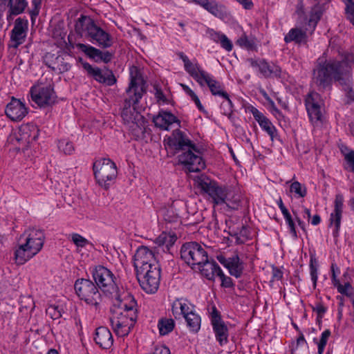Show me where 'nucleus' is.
I'll return each instance as SVG.
<instances>
[{
  "instance_id": "nucleus-17",
  "label": "nucleus",
  "mask_w": 354,
  "mask_h": 354,
  "mask_svg": "<svg viewBox=\"0 0 354 354\" xmlns=\"http://www.w3.org/2000/svg\"><path fill=\"white\" fill-rule=\"evenodd\" d=\"M121 117L124 122L127 124H131V128L136 136L144 133L145 128L138 125L140 120L142 119V116L136 110L132 105L124 104L121 111Z\"/></svg>"
},
{
  "instance_id": "nucleus-18",
  "label": "nucleus",
  "mask_w": 354,
  "mask_h": 354,
  "mask_svg": "<svg viewBox=\"0 0 354 354\" xmlns=\"http://www.w3.org/2000/svg\"><path fill=\"white\" fill-rule=\"evenodd\" d=\"M201 75L203 84L205 83L208 86L212 95L221 96L227 100L225 105L227 106V110L225 112V114L230 115L232 112V103L228 94L223 89L221 83L212 78L207 73H202Z\"/></svg>"
},
{
  "instance_id": "nucleus-29",
  "label": "nucleus",
  "mask_w": 354,
  "mask_h": 354,
  "mask_svg": "<svg viewBox=\"0 0 354 354\" xmlns=\"http://www.w3.org/2000/svg\"><path fill=\"white\" fill-rule=\"evenodd\" d=\"M339 150L344 156L346 165L344 169L350 172H354V150L349 149L343 144L339 146Z\"/></svg>"
},
{
  "instance_id": "nucleus-26",
  "label": "nucleus",
  "mask_w": 354,
  "mask_h": 354,
  "mask_svg": "<svg viewBox=\"0 0 354 354\" xmlns=\"http://www.w3.org/2000/svg\"><path fill=\"white\" fill-rule=\"evenodd\" d=\"M95 341L101 348L108 349L111 347L113 339L111 333L106 327H99L96 329Z\"/></svg>"
},
{
  "instance_id": "nucleus-62",
  "label": "nucleus",
  "mask_w": 354,
  "mask_h": 354,
  "mask_svg": "<svg viewBox=\"0 0 354 354\" xmlns=\"http://www.w3.org/2000/svg\"><path fill=\"white\" fill-rule=\"evenodd\" d=\"M209 35L212 40L218 43L221 40V37H223L224 35L212 30L209 31Z\"/></svg>"
},
{
  "instance_id": "nucleus-42",
  "label": "nucleus",
  "mask_w": 354,
  "mask_h": 354,
  "mask_svg": "<svg viewBox=\"0 0 354 354\" xmlns=\"http://www.w3.org/2000/svg\"><path fill=\"white\" fill-rule=\"evenodd\" d=\"M290 190L297 194L299 197H304L307 194V189L305 185L298 181H295L290 185Z\"/></svg>"
},
{
  "instance_id": "nucleus-5",
  "label": "nucleus",
  "mask_w": 354,
  "mask_h": 354,
  "mask_svg": "<svg viewBox=\"0 0 354 354\" xmlns=\"http://www.w3.org/2000/svg\"><path fill=\"white\" fill-rule=\"evenodd\" d=\"M75 30L78 35L95 40L102 48H106L112 46L111 35L97 26L88 17L82 15L75 24Z\"/></svg>"
},
{
  "instance_id": "nucleus-51",
  "label": "nucleus",
  "mask_w": 354,
  "mask_h": 354,
  "mask_svg": "<svg viewBox=\"0 0 354 354\" xmlns=\"http://www.w3.org/2000/svg\"><path fill=\"white\" fill-rule=\"evenodd\" d=\"M118 308H122V311L124 314L129 315V316H133L135 317V310H134V303L131 304L130 306H127V304H120Z\"/></svg>"
},
{
  "instance_id": "nucleus-33",
  "label": "nucleus",
  "mask_w": 354,
  "mask_h": 354,
  "mask_svg": "<svg viewBox=\"0 0 354 354\" xmlns=\"http://www.w3.org/2000/svg\"><path fill=\"white\" fill-rule=\"evenodd\" d=\"M77 48L81 51L84 52L90 58L95 59L96 62L101 61L102 51L95 48L91 46L86 45L84 44H77Z\"/></svg>"
},
{
  "instance_id": "nucleus-22",
  "label": "nucleus",
  "mask_w": 354,
  "mask_h": 354,
  "mask_svg": "<svg viewBox=\"0 0 354 354\" xmlns=\"http://www.w3.org/2000/svg\"><path fill=\"white\" fill-rule=\"evenodd\" d=\"M27 113L25 105L20 100L15 98H12L6 109L7 116L13 121L22 120Z\"/></svg>"
},
{
  "instance_id": "nucleus-10",
  "label": "nucleus",
  "mask_w": 354,
  "mask_h": 354,
  "mask_svg": "<svg viewBox=\"0 0 354 354\" xmlns=\"http://www.w3.org/2000/svg\"><path fill=\"white\" fill-rule=\"evenodd\" d=\"M122 310V308H115L113 310L112 316L110 317V322L114 332L120 337L129 334L135 321V317L124 314Z\"/></svg>"
},
{
  "instance_id": "nucleus-9",
  "label": "nucleus",
  "mask_w": 354,
  "mask_h": 354,
  "mask_svg": "<svg viewBox=\"0 0 354 354\" xmlns=\"http://www.w3.org/2000/svg\"><path fill=\"white\" fill-rule=\"evenodd\" d=\"M75 290L78 297L87 304L97 305L100 301V293L97 286L91 280L77 279L75 283Z\"/></svg>"
},
{
  "instance_id": "nucleus-12",
  "label": "nucleus",
  "mask_w": 354,
  "mask_h": 354,
  "mask_svg": "<svg viewBox=\"0 0 354 354\" xmlns=\"http://www.w3.org/2000/svg\"><path fill=\"white\" fill-rule=\"evenodd\" d=\"M38 131L37 127L35 125L24 124L19 128L17 131L9 137V141L14 145L15 142L19 143L24 150L28 148L30 143L36 140L38 136Z\"/></svg>"
},
{
  "instance_id": "nucleus-34",
  "label": "nucleus",
  "mask_w": 354,
  "mask_h": 354,
  "mask_svg": "<svg viewBox=\"0 0 354 354\" xmlns=\"http://www.w3.org/2000/svg\"><path fill=\"white\" fill-rule=\"evenodd\" d=\"M10 15H17L23 12L27 6L26 0H8Z\"/></svg>"
},
{
  "instance_id": "nucleus-52",
  "label": "nucleus",
  "mask_w": 354,
  "mask_h": 354,
  "mask_svg": "<svg viewBox=\"0 0 354 354\" xmlns=\"http://www.w3.org/2000/svg\"><path fill=\"white\" fill-rule=\"evenodd\" d=\"M180 311L179 315H183L184 317L189 313H191L192 310H190L189 306L185 302L180 299Z\"/></svg>"
},
{
  "instance_id": "nucleus-6",
  "label": "nucleus",
  "mask_w": 354,
  "mask_h": 354,
  "mask_svg": "<svg viewBox=\"0 0 354 354\" xmlns=\"http://www.w3.org/2000/svg\"><path fill=\"white\" fill-rule=\"evenodd\" d=\"M93 277L97 286L104 292L118 297V288L114 281L111 271L102 266H96L93 271Z\"/></svg>"
},
{
  "instance_id": "nucleus-41",
  "label": "nucleus",
  "mask_w": 354,
  "mask_h": 354,
  "mask_svg": "<svg viewBox=\"0 0 354 354\" xmlns=\"http://www.w3.org/2000/svg\"><path fill=\"white\" fill-rule=\"evenodd\" d=\"M322 13V9L319 6L317 5L314 6L310 12L309 24L315 26L320 19Z\"/></svg>"
},
{
  "instance_id": "nucleus-48",
  "label": "nucleus",
  "mask_w": 354,
  "mask_h": 354,
  "mask_svg": "<svg viewBox=\"0 0 354 354\" xmlns=\"http://www.w3.org/2000/svg\"><path fill=\"white\" fill-rule=\"evenodd\" d=\"M217 276L219 277L221 280L222 286L225 287V288H230L233 286L232 279L230 277L225 276L221 270H218V274Z\"/></svg>"
},
{
  "instance_id": "nucleus-8",
  "label": "nucleus",
  "mask_w": 354,
  "mask_h": 354,
  "mask_svg": "<svg viewBox=\"0 0 354 354\" xmlns=\"http://www.w3.org/2000/svg\"><path fill=\"white\" fill-rule=\"evenodd\" d=\"M180 257L186 263L192 266H198L207 261V252L205 248L196 242H189L183 245Z\"/></svg>"
},
{
  "instance_id": "nucleus-55",
  "label": "nucleus",
  "mask_w": 354,
  "mask_h": 354,
  "mask_svg": "<svg viewBox=\"0 0 354 354\" xmlns=\"http://www.w3.org/2000/svg\"><path fill=\"white\" fill-rule=\"evenodd\" d=\"M178 215L174 214L172 209H169L165 214V220L168 222H175L177 221Z\"/></svg>"
},
{
  "instance_id": "nucleus-45",
  "label": "nucleus",
  "mask_w": 354,
  "mask_h": 354,
  "mask_svg": "<svg viewBox=\"0 0 354 354\" xmlns=\"http://www.w3.org/2000/svg\"><path fill=\"white\" fill-rule=\"evenodd\" d=\"M259 125L270 135L271 138L273 139L276 133V129L272 122L268 119H266L264 121H261V124Z\"/></svg>"
},
{
  "instance_id": "nucleus-63",
  "label": "nucleus",
  "mask_w": 354,
  "mask_h": 354,
  "mask_svg": "<svg viewBox=\"0 0 354 354\" xmlns=\"http://www.w3.org/2000/svg\"><path fill=\"white\" fill-rule=\"evenodd\" d=\"M310 275L314 286H315L317 280V268L313 264L310 265Z\"/></svg>"
},
{
  "instance_id": "nucleus-4",
  "label": "nucleus",
  "mask_w": 354,
  "mask_h": 354,
  "mask_svg": "<svg viewBox=\"0 0 354 354\" xmlns=\"http://www.w3.org/2000/svg\"><path fill=\"white\" fill-rule=\"evenodd\" d=\"M196 182L203 192L208 194L216 205L225 203L229 207L237 209L240 206V196H233L228 198L227 191L225 188L219 186L216 182L210 179L208 176L201 175L196 180Z\"/></svg>"
},
{
  "instance_id": "nucleus-53",
  "label": "nucleus",
  "mask_w": 354,
  "mask_h": 354,
  "mask_svg": "<svg viewBox=\"0 0 354 354\" xmlns=\"http://www.w3.org/2000/svg\"><path fill=\"white\" fill-rule=\"evenodd\" d=\"M285 219L289 226L290 233L292 234V236L294 238H297V234L295 229V225L291 215L288 216L287 217L285 218Z\"/></svg>"
},
{
  "instance_id": "nucleus-44",
  "label": "nucleus",
  "mask_w": 354,
  "mask_h": 354,
  "mask_svg": "<svg viewBox=\"0 0 354 354\" xmlns=\"http://www.w3.org/2000/svg\"><path fill=\"white\" fill-rule=\"evenodd\" d=\"M330 335V331L328 329L322 333L321 339L318 344V354H322Z\"/></svg>"
},
{
  "instance_id": "nucleus-2",
  "label": "nucleus",
  "mask_w": 354,
  "mask_h": 354,
  "mask_svg": "<svg viewBox=\"0 0 354 354\" xmlns=\"http://www.w3.org/2000/svg\"><path fill=\"white\" fill-rule=\"evenodd\" d=\"M165 142L167 152L172 156L180 151H185L178 156V161L189 172H198L205 168V165L201 156L193 152L196 151L194 144L180 130L174 131Z\"/></svg>"
},
{
  "instance_id": "nucleus-21",
  "label": "nucleus",
  "mask_w": 354,
  "mask_h": 354,
  "mask_svg": "<svg viewBox=\"0 0 354 354\" xmlns=\"http://www.w3.org/2000/svg\"><path fill=\"white\" fill-rule=\"evenodd\" d=\"M218 261L227 268L230 274L239 278L241 276L243 270V263L237 254H234L231 257L225 258L220 255L217 257Z\"/></svg>"
},
{
  "instance_id": "nucleus-19",
  "label": "nucleus",
  "mask_w": 354,
  "mask_h": 354,
  "mask_svg": "<svg viewBox=\"0 0 354 354\" xmlns=\"http://www.w3.org/2000/svg\"><path fill=\"white\" fill-rule=\"evenodd\" d=\"M322 102L319 93L312 92L306 99V106L310 120L313 122L321 120Z\"/></svg>"
},
{
  "instance_id": "nucleus-43",
  "label": "nucleus",
  "mask_w": 354,
  "mask_h": 354,
  "mask_svg": "<svg viewBox=\"0 0 354 354\" xmlns=\"http://www.w3.org/2000/svg\"><path fill=\"white\" fill-rule=\"evenodd\" d=\"M58 147L60 151L68 155L72 154L75 150L72 142L66 140L59 141Z\"/></svg>"
},
{
  "instance_id": "nucleus-1",
  "label": "nucleus",
  "mask_w": 354,
  "mask_h": 354,
  "mask_svg": "<svg viewBox=\"0 0 354 354\" xmlns=\"http://www.w3.org/2000/svg\"><path fill=\"white\" fill-rule=\"evenodd\" d=\"M349 64H354V53L346 55L342 61L335 59L324 61L318 59L313 70L314 82L320 89H325L330 86L334 80L342 85H345V90H348L351 93Z\"/></svg>"
},
{
  "instance_id": "nucleus-40",
  "label": "nucleus",
  "mask_w": 354,
  "mask_h": 354,
  "mask_svg": "<svg viewBox=\"0 0 354 354\" xmlns=\"http://www.w3.org/2000/svg\"><path fill=\"white\" fill-rule=\"evenodd\" d=\"M236 44L239 45L241 47L245 48L248 50H257V46L254 39L248 38V37L245 34H243L236 41Z\"/></svg>"
},
{
  "instance_id": "nucleus-20",
  "label": "nucleus",
  "mask_w": 354,
  "mask_h": 354,
  "mask_svg": "<svg viewBox=\"0 0 354 354\" xmlns=\"http://www.w3.org/2000/svg\"><path fill=\"white\" fill-rule=\"evenodd\" d=\"M248 62L252 67L259 68L260 73L265 77H279L281 75V69L279 66L270 64L264 59L257 61L250 58L248 59Z\"/></svg>"
},
{
  "instance_id": "nucleus-16",
  "label": "nucleus",
  "mask_w": 354,
  "mask_h": 354,
  "mask_svg": "<svg viewBox=\"0 0 354 354\" xmlns=\"http://www.w3.org/2000/svg\"><path fill=\"white\" fill-rule=\"evenodd\" d=\"M211 322L216 340L221 346L227 342L228 328L225 322L221 319L220 313L215 306L212 307L211 313Z\"/></svg>"
},
{
  "instance_id": "nucleus-64",
  "label": "nucleus",
  "mask_w": 354,
  "mask_h": 354,
  "mask_svg": "<svg viewBox=\"0 0 354 354\" xmlns=\"http://www.w3.org/2000/svg\"><path fill=\"white\" fill-rule=\"evenodd\" d=\"M239 3L242 4L245 9H251L253 3L251 0H236Z\"/></svg>"
},
{
  "instance_id": "nucleus-56",
  "label": "nucleus",
  "mask_w": 354,
  "mask_h": 354,
  "mask_svg": "<svg viewBox=\"0 0 354 354\" xmlns=\"http://www.w3.org/2000/svg\"><path fill=\"white\" fill-rule=\"evenodd\" d=\"M272 281H279L282 279L283 272L279 268L273 267L272 270Z\"/></svg>"
},
{
  "instance_id": "nucleus-47",
  "label": "nucleus",
  "mask_w": 354,
  "mask_h": 354,
  "mask_svg": "<svg viewBox=\"0 0 354 354\" xmlns=\"http://www.w3.org/2000/svg\"><path fill=\"white\" fill-rule=\"evenodd\" d=\"M46 313L53 319H57L62 317L61 310L59 309L58 306H50L46 309Z\"/></svg>"
},
{
  "instance_id": "nucleus-60",
  "label": "nucleus",
  "mask_w": 354,
  "mask_h": 354,
  "mask_svg": "<svg viewBox=\"0 0 354 354\" xmlns=\"http://www.w3.org/2000/svg\"><path fill=\"white\" fill-rule=\"evenodd\" d=\"M41 0H32V3L35 6V9L31 11V17L37 16L39 14V8L41 5Z\"/></svg>"
},
{
  "instance_id": "nucleus-50",
  "label": "nucleus",
  "mask_w": 354,
  "mask_h": 354,
  "mask_svg": "<svg viewBox=\"0 0 354 354\" xmlns=\"http://www.w3.org/2000/svg\"><path fill=\"white\" fill-rule=\"evenodd\" d=\"M250 111L252 113L254 119L258 122L259 124H261V121H264L268 119L266 116L263 115L254 106L250 108Z\"/></svg>"
},
{
  "instance_id": "nucleus-15",
  "label": "nucleus",
  "mask_w": 354,
  "mask_h": 354,
  "mask_svg": "<svg viewBox=\"0 0 354 354\" xmlns=\"http://www.w3.org/2000/svg\"><path fill=\"white\" fill-rule=\"evenodd\" d=\"M84 69L87 72L88 75L93 77L95 81L99 83L105 84L106 86H112L115 84L116 78L113 75L112 71L104 67L100 68L98 67H93L87 62L82 63Z\"/></svg>"
},
{
  "instance_id": "nucleus-31",
  "label": "nucleus",
  "mask_w": 354,
  "mask_h": 354,
  "mask_svg": "<svg viewBox=\"0 0 354 354\" xmlns=\"http://www.w3.org/2000/svg\"><path fill=\"white\" fill-rule=\"evenodd\" d=\"M186 71L201 85L203 86L202 82V73H205L201 70L197 64H194L190 60L184 64Z\"/></svg>"
},
{
  "instance_id": "nucleus-54",
  "label": "nucleus",
  "mask_w": 354,
  "mask_h": 354,
  "mask_svg": "<svg viewBox=\"0 0 354 354\" xmlns=\"http://www.w3.org/2000/svg\"><path fill=\"white\" fill-rule=\"evenodd\" d=\"M219 43L221 44V46L226 50L231 51L232 50V43L225 35L221 37V40Z\"/></svg>"
},
{
  "instance_id": "nucleus-35",
  "label": "nucleus",
  "mask_w": 354,
  "mask_h": 354,
  "mask_svg": "<svg viewBox=\"0 0 354 354\" xmlns=\"http://www.w3.org/2000/svg\"><path fill=\"white\" fill-rule=\"evenodd\" d=\"M131 82L129 85L139 86L146 88V82L144 81L138 67L132 66L130 68Z\"/></svg>"
},
{
  "instance_id": "nucleus-25",
  "label": "nucleus",
  "mask_w": 354,
  "mask_h": 354,
  "mask_svg": "<svg viewBox=\"0 0 354 354\" xmlns=\"http://www.w3.org/2000/svg\"><path fill=\"white\" fill-rule=\"evenodd\" d=\"M146 92V88L129 85L126 90V95L124 100V104L134 106L137 104L142 98L143 94Z\"/></svg>"
},
{
  "instance_id": "nucleus-59",
  "label": "nucleus",
  "mask_w": 354,
  "mask_h": 354,
  "mask_svg": "<svg viewBox=\"0 0 354 354\" xmlns=\"http://www.w3.org/2000/svg\"><path fill=\"white\" fill-rule=\"evenodd\" d=\"M180 299H176L174 301L171 307V310L173 315L176 318L177 315H179V311H180Z\"/></svg>"
},
{
  "instance_id": "nucleus-58",
  "label": "nucleus",
  "mask_w": 354,
  "mask_h": 354,
  "mask_svg": "<svg viewBox=\"0 0 354 354\" xmlns=\"http://www.w3.org/2000/svg\"><path fill=\"white\" fill-rule=\"evenodd\" d=\"M313 310L317 312L318 318L322 319L326 311V308L322 304H318L313 308Z\"/></svg>"
},
{
  "instance_id": "nucleus-13",
  "label": "nucleus",
  "mask_w": 354,
  "mask_h": 354,
  "mask_svg": "<svg viewBox=\"0 0 354 354\" xmlns=\"http://www.w3.org/2000/svg\"><path fill=\"white\" fill-rule=\"evenodd\" d=\"M133 264L137 273L154 266H159L154 254L146 246H141L137 250L134 255Z\"/></svg>"
},
{
  "instance_id": "nucleus-46",
  "label": "nucleus",
  "mask_w": 354,
  "mask_h": 354,
  "mask_svg": "<svg viewBox=\"0 0 354 354\" xmlns=\"http://www.w3.org/2000/svg\"><path fill=\"white\" fill-rule=\"evenodd\" d=\"M71 240L77 247L80 248L84 247L89 243L86 239L76 233L71 234Z\"/></svg>"
},
{
  "instance_id": "nucleus-27",
  "label": "nucleus",
  "mask_w": 354,
  "mask_h": 354,
  "mask_svg": "<svg viewBox=\"0 0 354 354\" xmlns=\"http://www.w3.org/2000/svg\"><path fill=\"white\" fill-rule=\"evenodd\" d=\"M197 268L209 280H213L215 276L218 275V270H221L214 260L209 261L208 257H207V261H204L201 265H198Z\"/></svg>"
},
{
  "instance_id": "nucleus-36",
  "label": "nucleus",
  "mask_w": 354,
  "mask_h": 354,
  "mask_svg": "<svg viewBox=\"0 0 354 354\" xmlns=\"http://www.w3.org/2000/svg\"><path fill=\"white\" fill-rule=\"evenodd\" d=\"M174 326V321L172 319L167 318L160 319L158 324L159 332L161 335H165L171 332Z\"/></svg>"
},
{
  "instance_id": "nucleus-28",
  "label": "nucleus",
  "mask_w": 354,
  "mask_h": 354,
  "mask_svg": "<svg viewBox=\"0 0 354 354\" xmlns=\"http://www.w3.org/2000/svg\"><path fill=\"white\" fill-rule=\"evenodd\" d=\"M153 121L157 127L164 130H167L169 126L174 122L179 123V120L176 117L169 112L160 113L153 118Z\"/></svg>"
},
{
  "instance_id": "nucleus-61",
  "label": "nucleus",
  "mask_w": 354,
  "mask_h": 354,
  "mask_svg": "<svg viewBox=\"0 0 354 354\" xmlns=\"http://www.w3.org/2000/svg\"><path fill=\"white\" fill-rule=\"evenodd\" d=\"M113 56V53H111L109 51H102L101 61L104 62V63H108L112 59Z\"/></svg>"
},
{
  "instance_id": "nucleus-30",
  "label": "nucleus",
  "mask_w": 354,
  "mask_h": 354,
  "mask_svg": "<svg viewBox=\"0 0 354 354\" xmlns=\"http://www.w3.org/2000/svg\"><path fill=\"white\" fill-rule=\"evenodd\" d=\"M306 33L298 28H292L284 37V41L286 43L295 41L297 44H301L306 42Z\"/></svg>"
},
{
  "instance_id": "nucleus-3",
  "label": "nucleus",
  "mask_w": 354,
  "mask_h": 354,
  "mask_svg": "<svg viewBox=\"0 0 354 354\" xmlns=\"http://www.w3.org/2000/svg\"><path fill=\"white\" fill-rule=\"evenodd\" d=\"M24 239L15 251V261L18 265H23L35 256L42 248L45 236L43 231L37 229H28L20 236Z\"/></svg>"
},
{
  "instance_id": "nucleus-57",
  "label": "nucleus",
  "mask_w": 354,
  "mask_h": 354,
  "mask_svg": "<svg viewBox=\"0 0 354 354\" xmlns=\"http://www.w3.org/2000/svg\"><path fill=\"white\" fill-rule=\"evenodd\" d=\"M152 354H170V351L165 346L160 345L155 348Z\"/></svg>"
},
{
  "instance_id": "nucleus-23",
  "label": "nucleus",
  "mask_w": 354,
  "mask_h": 354,
  "mask_svg": "<svg viewBox=\"0 0 354 354\" xmlns=\"http://www.w3.org/2000/svg\"><path fill=\"white\" fill-rule=\"evenodd\" d=\"M27 29L28 20L21 18H17L15 20V26L11 32V39L15 42V47H17L24 41Z\"/></svg>"
},
{
  "instance_id": "nucleus-38",
  "label": "nucleus",
  "mask_w": 354,
  "mask_h": 354,
  "mask_svg": "<svg viewBox=\"0 0 354 354\" xmlns=\"http://www.w3.org/2000/svg\"><path fill=\"white\" fill-rule=\"evenodd\" d=\"M176 240L177 237L176 235L162 233L158 238H156L155 242L159 246L166 245L167 248L169 249V248L171 246Z\"/></svg>"
},
{
  "instance_id": "nucleus-14",
  "label": "nucleus",
  "mask_w": 354,
  "mask_h": 354,
  "mask_svg": "<svg viewBox=\"0 0 354 354\" xmlns=\"http://www.w3.org/2000/svg\"><path fill=\"white\" fill-rule=\"evenodd\" d=\"M32 100L39 106L52 105L55 101V92L51 86H35L30 91Z\"/></svg>"
},
{
  "instance_id": "nucleus-7",
  "label": "nucleus",
  "mask_w": 354,
  "mask_h": 354,
  "mask_svg": "<svg viewBox=\"0 0 354 354\" xmlns=\"http://www.w3.org/2000/svg\"><path fill=\"white\" fill-rule=\"evenodd\" d=\"M93 171L97 183L105 188L109 185V181L113 180L117 176L115 164L109 158H102L93 163Z\"/></svg>"
},
{
  "instance_id": "nucleus-37",
  "label": "nucleus",
  "mask_w": 354,
  "mask_h": 354,
  "mask_svg": "<svg viewBox=\"0 0 354 354\" xmlns=\"http://www.w3.org/2000/svg\"><path fill=\"white\" fill-rule=\"evenodd\" d=\"M187 326L189 327L191 330L197 332L201 328V317L197 314L191 312L185 317Z\"/></svg>"
},
{
  "instance_id": "nucleus-32",
  "label": "nucleus",
  "mask_w": 354,
  "mask_h": 354,
  "mask_svg": "<svg viewBox=\"0 0 354 354\" xmlns=\"http://www.w3.org/2000/svg\"><path fill=\"white\" fill-rule=\"evenodd\" d=\"M205 10L220 19H224L227 16L225 7L221 4H218L215 1H209Z\"/></svg>"
},
{
  "instance_id": "nucleus-49",
  "label": "nucleus",
  "mask_w": 354,
  "mask_h": 354,
  "mask_svg": "<svg viewBox=\"0 0 354 354\" xmlns=\"http://www.w3.org/2000/svg\"><path fill=\"white\" fill-rule=\"evenodd\" d=\"M346 12L348 19L351 21V17H354V2L352 0H345Z\"/></svg>"
},
{
  "instance_id": "nucleus-24",
  "label": "nucleus",
  "mask_w": 354,
  "mask_h": 354,
  "mask_svg": "<svg viewBox=\"0 0 354 354\" xmlns=\"http://www.w3.org/2000/svg\"><path fill=\"white\" fill-rule=\"evenodd\" d=\"M344 198L341 194H337L335 199L334 212L330 214V225L335 223V230L334 231L335 236H337L340 227L342 215L343 212Z\"/></svg>"
},
{
  "instance_id": "nucleus-11",
  "label": "nucleus",
  "mask_w": 354,
  "mask_h": 354,
  "mask_svg": "<svg viewBox=\"0 0 354 354\" xmlns=\"http://www.w3.org/2000/svg\"><path fill=\"white\" fill-rule=\"evenodd\" d=\"M137 278L141 288L147 293H154L157 291L160 284V269L159 266H154L137 273Z\"/></svg>"
},
{
  "instance_id": "nucleus-39",
  "label": "nucleus",
  "mask_w": 354,
  "mask_h": 354,
  "mask_svg": "<svg viewBox=\"0 0 354 354\" xmlns=\"http://www.w3.org/2000/svg\"><path fill=\"white\" fill-rule=\"evenodd\" d=\"M236 239L237 243H244L250 238V230L245 225H242L240 230H237L232 234Z\"/></svg>"
}]
</instances>
